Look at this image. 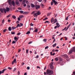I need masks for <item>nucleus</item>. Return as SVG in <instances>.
<instances>
[{"mask_svg":"<svg viewBox=\"0 0 75 75\" xmlns=\"http://www.w3.org/2000/svg\"><path fill=\"white\" fill-rule=\"evenodd\" d=\"M32 42H33V41H30L28 43V44H31Z\"/></svg>","mask_w":75,"mask_h":75,"instance_id":"obj_46","label":"nucleus"},{"mask_svg":"<svg viewBox=\"0 0 75 75\" xmlns=\"http://www.w3.org/2000/svg\"><path fill=\"white\" fill-rule=\"evenodd\" d=\"M20 26H23V23H20Z\"/></svg>","mask_w":75,"mask_h":75,"instance_id":"obj_30","label":"nucleus"},{"mask_svg":"<svg viewBox=\"0 0 75 75\" xmlns=\"http://www.w3.org/2000/svg\"><path fill=\"white\" fill-rule=\"evenodd\" d=\"M31 6L32 7H34V4H32Z\"/></svg>","mask_w":75,"mask_h":75,"instance_id":"obj_45","label":"nucleus"},{"mask_svg":"<svg viewBox=\"0 0 75 75\" xmlns=\"http://www.w3.org/2000/svg\"><path fill=\"white\" fill-rule=\"evenodd\" d=\"M27 7L28 8H30V6L29 5H27Z\"/></svg>","mask_w":75,"mask_h":75,"instance_id":"obj_54","label":"nucleus"},{"mask_svg":"<svg viewBox=\"0 0 75 75\" xmlns=\"http://www.w3.org/2000/svg\"><path fill=\"white\" fill-rule=\"evenodd\" d=\"M16 59H14L13 60V61L12 62L11 64H14L15 63H16Z\"/></svg>","mask_w":75,"mask_h":75,"instance_id":"obj_4","label":"nucleus"},{"mask_svg":"<svg viewBox=\"0 0 75 75\" xmlns=\"http://www.w3.org/2000/svg\"><path fill=\"white\" fill-rule=\"evenodd\" d=\"M54 4V2L53 1V2H51V5H53V4Z\"/></svg>","mask_w":75,"mask_h":75,"instance_id":"obj_55","label":"nucleus"},{"mask_svg":"<svg viewBox=\"0 0 75 75\" xmlns=\"http://www.w3.org/2000/svg\"><path fill=\"white\" fill-rule=\"evenodd\" d=\"M58 51H59L58 50H57V49H56V50H55L54 51V52H58Z\"/></svg>","mask_w":75,"mask_h":75,"instance_id":"obj_50","label":"nucleus"},{"mask_svg":"<svg viewBox=\"0 0 75 75\" xmlns=\"http://www.w3.org/2000/svg\"><path fill=\"white\" fill-rule=\"evenodd\" d=\"M14 39L16 41H17L18 40V38H17L15 36L14 38Z\"/></svg>","mask_w":75,"mask_h":75,"instance_id":"obj_7","label":"nucleus"},{"mask_svg":"<svg viewBox=\"0 0 75 75\" xmlns=\"http://www.w3.org/2000/svg\"><path fill=\"white\" fill-rule=\"evenodd\" d=\"M12 17L14 19H15V18H16V17L15 16H13Z\"/></svg>","mask_w":75,"mask_h":75,"instance_id":"obj_27","label":"nucleus"},{"mask_svg":"<svg viewBox=\"0 0 75 75\" xmlns=\"http://www.w3.org/2000/svg\"><path fill=\"white\" fill-rule=\"evenodd\" d=\"M28 49H27L26 50V53L27 54H28Z\"/></svg>","mask_w":75,"mask_h":75,"instance_id":"obj_39","label":"nucleus"},{"mask_svg":"<svg viewBox=\"0 0 75 75\" xmlns=\"http://www.w3.org/2000/svg\"><path fill=\"white\" fill-rule=\"evenodd\" d=\"M53 62H51V63L50 64V66H53Z\"/></svg>","mask_w":75,"mask_h":75,"instance_id":"obj_35","label":"nucleus"},{"mask_svg":"<svg viewBox=\"0 0 75 75\" xmlns=\"http://www.w3.org/2000/svg\"><path fill=\"white\" fill-rule=\"evenodd\" d=\"M23 16L22 15L20 16H19V18H23Z\"/></svg>","mask_w":75,"mask_h":75,"instance_id":"obj_28","label":"nucleus"},{"mask_svg":"<svg viewBox=\"0 0 75 75\" xmlns=\"http://www.w3.org/2000/svg\"><path fill=\"white\" fill-rule=\"evenodd\" d=\"M16 4H17V5H18L19 4V3L18 1V0H17L16 1Z\"/></svg>","mask_w":75,"mask_h":75,"instance_id":"obj_12","label":"nucleus"},{"mask_svg":"<svg viewBox=\"0 0 75 75\" xmlns=\"http://www.w3.org/2000/svg\"><path fill=\"white\" fill-rule=\"evenodd\" d=\"M55 60L56 61H57L58 60V59L57 58H55Z\"/></svg>","mask_w":75,"mask_h":75,"instance_id":"obj_34","label":"nucleus"},{"mask_svg":"<svg viewBox=\"0 0 75 75\" xmlns=\"http://www.w3.org/2000/svg\"><path fill=\"white\" fill-rule=\"evenodd\" d=\"M50 14H51V13H48L47 14V16H50Z\"/></svg>","mask_w":75,"mask_h":75,"instance_id":"obj_31","label":"nucleus"},{"mask_svg":"<svg viewBox=\"0 0 75 75\" xmlns=\"http://www.w3.org/2000/svg\"><path fill=\"white\" fill-rule=\"evenodd\" d=\"M30 31H28L26 33L27 35H28L30 34Z\"/></svg>","mask_w":75,"mask_h":75,"instance_id":"obj_23","label":"nucleus"},{"mask_svg":"<svg viewBox=\"0 0 75 75\" xmlns=\"http://www.w3.org/2000/svg\"><path fill=\"white\" fill-rule=\"evenodd\" d=\"M21 34V33L19 32L17 34V35H20Z\"/></svg>","mask_w":75,"mask_h":75,"instance_id":"obj_36","label":"nucleus"},{"mask_svg":"<svg viewBox=\"0 0 75 75\" xmlns=\"http://www.w3.org/2000/svg\"><path fill=\"white\" fill-rule=\"evenodd\" d=\"M57 21V19H55L54 21V24Z\"/></svg>","mask_w":75,"mask_h":75,"instance_id":"obj_9","label":"nucleus"},{"mask_svg":"<svg viewBox=\"0 0 75 75\" xmlns=\"http://www.w3.org/2000/svg\"><path fill=\"white\" fill-rule=\"evenodd\" d=\"M11 15H8L6 16L7 18H8V17H10Z\"/></svg>","mask_w":75,"mask_h":75,"instance_id":"obj_40","label":"nucleus"},{"mask_svg":"<svg viewBox=\"0 0 75 75\" xmlns=\"http://www.w3.org/2000/svg\"><path fill=\"white\" fill-rule=\"evenodd\" d=\"M68 17H69V16L67 17V18H66V20H68Z\"/></svg>","mask_w":75,"mask_h":75,"instance_id":"obj_53","label":"nucleus"},{"mask_svg":"<svg viewBox=\"0 0 75 75\" xmlns=\"http://www.w3.org/2000/svg\"><path fill=\"white\" fill-rule=\"evenodd\" d=\"M11 4H12L13 6H15V1H12Z\"/></svg>","mask_w":75,"mask_h":75,"instance_id":"obj_5","label":"nucleus"},{"mask_svg":"<svg viewBox=\"0 0 75 75\" xmlns=\"http://www.w3.org/2000/svg\"><path fill=\"white\" fill-rule=\"evenodd\" d=\"M56 25H57V26L59 25V23H56Z\"/></svg>","mask_w":75,"mask_h":75,"instance_id":"obj_56","label":"nucleus"},{"mask_svg":"<svg viewBox=\"0 0 75 75\" xmlns=\"http://www.w3.org/2000/svg\"><path fill=\"white\" fill-rule=\"evenodd\" d=\"M38 1L40 2H41L42 1V0H38Z\"/></svg>","mask_w":75,"mask_h":75,"instance_id":"obj_64","label":"nucleus"},{"mask_svg":"<svg viewBox=\"0 0 75 75\" xmlns=\"http://www.w3.org/2000/svg\"><path fill=\"white\" fill-rule=\"evenodd\" d=\"M21 49H19L18 50V52H21Z\"/></svg>","mask_w":75,"mask_h":75,"instance_id":"obj_57","label":"nucleus"},{"mask_svg":"<svg viewBox=\"0 0 75 75\" xmlns=\"http://www.w3.org/2000/svg\"><path fill=\"white\" fill-rule=\"evenodd\" d=\"M26 1L25 0H24L22 2L23 4H25L26 3Z\"/></svg>","mask_w":75,"mask_h":75,"instance_id":"obj_22","label":"nucleus"},{"mask_svg":"<svg viewBox=\"0 0 75 75\" xmlns=\"http://www.w3.org/2000/svg\"><path fill=\"white\" fill-rule=\"evenodd\" d=\"M19 11L21 13H23V11Z\"/></svg>","mask_w":75,"mask_h":75,"instance_id":"obj_37","label":"nucleus"},{"mask_svg":"<svg viewBox=\"0 0 75 75\" xmlns=\"http://www.w3.org/2000/svg\"><path fill=\"white\" fill-rule=\"evenodd\" d=\"M52 1L54 2L55 5H56L57 3V2H56L55 0H52Z\"/></svg>","mask_w":75,"mask_h":75,"instance_id":"obj_8","label":"nucleus"},{"mask_svg":"<svg viewBox=\"0 0 75 75\" xmlns=\"http://www.w3.org/2000/svg\"><path fill=\"white\" fill-rule=\"evenodd\" d=\"M71 50H72L73 51L75 52V47H73Z\"/></svg>","mask_w":75,"mask_h":75,"instance_id":"obj_20","label":"nucleus"},{"mask_svg":"<svg viewBox=\"0 0 75 75\" xmlns=\"http://www.w3.org/2000/svg\"><path fill=\"white\" fill-rule=\"evenodd\" d=\"M16 42V41H13L12 42V44H15Z\"/></svg>","mask_w":75,"mask_h":75,"instance_id":"obj_25","label":"nucleus"},{"mask_svg":"<svg viewBox=\"0 0 75 75\" xmlns=\"http://www.w3.org/2000/svg\"><path fill=\"white\" fill-rule=\"evenodd\" d=\"M40 11H38L36 13L34 14L33 16L35 17H37V16H38V15H40Z\"/></svg>","mask_w":75,"mask_h":75,"instance_id":"obj_2","label":"nucleus"},{"mask_svg":"<svg viewBox=\"0 0 75 75\" xmlns=\"http://www.w3.org/2000/svg\"><path fill=\"white\" fill-rule=\"evenodd\" d=\"M4 20L3 19V20H2V23H4Z\"/></svg>","mask_w":75,"mask_h":75,"instance_id":"obj_47","label":"nucleus"},{"mask_svg":"<svg viewBox=\"0 0 75 75\" xmlns=\"http://www.w3.org/2000/svg\"><path fill=\"white\" fill-rule=\"evenodd\" d=\"M27 69L28 70H29L30 69V67H27Z\"/></svg>","mask_w":75,"mask_h":75,"instance_id":"obj_59","label":"nucleus"},{"mask_svg":"<svg viewBox=\"0 0 75 75\" xmlns=\"http://www.w3.org/2000/svg\"><path fill=\"white\" fill-rule=\"evenodd\" d=\"M21 27V26L19 24H18V25H17L16 26V28H18V27Z\"/></svg>","mask_w":75,"mask_h":75,"instance_id":"obj_18","label":"nucleus"},{"mask_svg":"<svg viewBox=\"0 0 75 75\" xmlns=\"http://www.w3.org/2000/svg\"><path fill=\"white\" fill-rule=\"evenodd\" d=\"M10 10V8H6V11L8 12Z\"/></svg>","mask_w":75,"mask_h":75,"instance_id":"obj_19","label":"nucleus"},{"mask_svg":"<svg viewBox=\"0 0 75 75\" xmlns=\"http://www.w3.org/2000/svg\"><path fill=\"white\" fill-rule=\"evenodd\" d=\"M60 27V25H57L55 26L54 27V29H56L57 28H58L59 27Z\"/></svg>","mask_w":75,"mask_h":75,"instance_id":"obj_11","label":"nucleus"},{"mask_svg":"<svg viewBox=\"0 0 75 75\" xmlns=\"http://www.w3.org/2000/svg\"><path fill=\"white\" fill-rule=\"evenodd\" d=\"M30 30H33V28H30Z\"/></svg>","mask_w":75,"mask_h":75,"instance_id":"obj_49","label":"nucleus"},{"mask_svg":"<svg viewBox=\"0 0 75 75\" xmlns=\"http://www.w3.org/2000/svg\"><path fill=\"white\" fill-rule=\"evenodd\" d=\"M35 8H36V9H39L40 8V6L39 5H35Z\"/></svg>","mask_w":75,"mask_h":75,"instance_id":"obj_3","label":"nucleus"},{"mask_svg":"<svg viewBox=\"0 0 75 75\" xmlns=\"http://www.w3.org/2000/svg\"><path fill=\"white\" fill-rule=\"evenodd\" d=\"M18 21H20L21 20L20 18H18Z\"/></svg>","mask_w":75,"mask_h":75,"instance_id":"obj_51","label":"nucleus"},{"mask_svg":"<svg viewBox=\"0 0 75 75\" xmlns=\"http://www.w3.org/2000/svg\"><path fill=\"white\" fill-rule=\"evenodd\" d=\"M11 33L12 35H14L15 34V32H11Z\"/></svg>","mask_w":75,"mask_h":75,"instance_id":"obj_44","label":"nucleus"},{"mask_svg":"<svg viewBox=\"0 0 75 75\" xmlns=\"http://www.w3.org/2000/svg\"><path fill=\"white\" fill-rule=\"evenodd\" d=\"M35 32L36 33H37V32H38V29H36L35 31Z\"/></svg>","mask_w":75,"mask_h":75,"instance_id":"obj_26","label":"nucleus"},{"mask_svg":"<svg viewBox=\"0 0 75 75\" xmlns=\"http://www.w3.org/2000/svg\"><path fill=\"white\" fill-rule=\"evenodd\" d=\"M47 39H43V41H44L45 42H47Z\"/></svg>","mask_w":75,"mask_h":75,"instance_id":"obj_17","label":"nucleus"},{"mask_svg":"<svg viewBox=\"0 0 75 75\" xmlns=\"http://www.w3.org/2000/svg\"><path fill=\"white\" fill-rule=\"evenodd\" d=\"M25 64L24 63V62H22V65H24Z\"/></svg>","mask_w":75,"mask_h":75,"instance_id":"obj_62","label":"nucleus"},{"mask_svg":"<svg viewBox=\"0 0 75 75\" xmlns=\"http://www.w3.org/2000/svg\"><path fill=\"white\" fill-rule=\"evenodd\" d=\"M4 12H5V13H6V10L5 9H4Z\"/></svg>","mask_w":75,"mask_h":75,"instance_id":"obj_29","label":"nucleus"},{"mask_svg":"<svg viewBox=\"0 0 75 75\" xmlns=\"http://www.w3.org/2000/svg\"><path fill=\"white\" fill-rule=\"evenodd\" d=\"M26 3L27 4H28L29 3L28 1H26Z\"/></svg>","mask_w":75,"mask_h":75,"instance_id":"obj_61","label":"nucleus"},{"mask_svg":"<svg viewBox=\"0 0 75 75\" xmlns=\"http://www.w3.org/2000/svg\"><path fill=\"white\" fill-rule=\"evenodd\" d=\"M57 45V43H55L54 45H53L52 46L53 47H54L55 46H56Z\"/></svg>","mask_w":75,"mask_h":75,"instance_id":"obj_24","label":"nucleus"},{"mask_svg":"<svg viewBox=\"0 0 75 75\" xmlns=\"http://www.w3.org/2000/svg\"><path fill=\"white\" fill-rule=\"evenodd\" d=\"M46 74L49 75H52L53 73V71L50 69H47L46 72Z\"/></svg>","mask_w":75,"mask_h":75,"instance_id":"obj_1","label":"nucleus"},{"mask_svg":"<svg viewBox=\"0 0 75 75\" xmlns=\"http://www.w3.org/2000/svg\"><path fill=\"white\" fill-rule=\"evenodd\" d=\"M48 19V18H45V19H43V20L44 21V20H47V19Z\"/></svg>","mask_w":75,"mask_h":75,"instance_id":"obj_52","label":"nucleus"},{"mask_svg":"<svg viewBox=\"0 0 75 75\" xmlns=\"http://www.w3.org/2000/svg\"><path fill=\"white\" fill-rule=\"evenodd\" d=\"M67 28V27H65L64 29H63L62 30V31H64V30H65Z\"/></svg>","mask_w":75,"mask_h":75,"instance_id":"obj_48","label":"nucleus"},{"mask_svg":"<svg viewBox=\"0 0 75 75\" xmlns=\"http://www.w3.org/2000/svg\"><path fill=\"white\" fill-rule=\"evenodd\" d=\"M8 69H9L10 70L12 69L10 67H8Z\"/></svg>","mask_w":75,"mask_h":75,"instance_id":"obj_58","label":"nucleus"},{"mask_svg":"<svg viewBox=\"0 0 75 75\" xmlns=\"http://www.w3.org/2000/svg\"><path fill=\"white\" fill-rule=\"evenodd\" d=\"M30 26H33L34 24H33V23H31L30 24Z\"/></svg>","mask_w":75,"mask_h":75,"instance_id":"obj_43","label":"nucleus"},{"mask_svg":"<svg viewBox=\"0 0 75 75\" xmlns=\"http://www.w3.org/2000/svg\"><path fill=\"white\" fill-rule=\"evenodd\" d=\"M49 48V47L48 46H47L45 48V50H46L47 49H48Z\"/></svg>","mask_w":75,"mask_h":75,"instance_id":"obj_33","label":"nucleus"},{"mask_svg":"<svg viewBox=\"0 0 75 75\" xmlns=\"http://www.w3.org/2000/svg\"><path fill=\"white\" fill-rule=\"evenodd\" d=\"M18 9L19 10H22V8H18Z\"/></svg>","mask_w":75,"mask_h":75,"instance_id":"obj_60","label":"nucleus"},{"mask_svg":"<svg viewBox=\"0 0 75 75\" xmlns=\"http://www.w3.org/2000/svg\"><path fill=\"white\" fill-rule=\"evenodd\" d=\"M39 56L38 55H37L36 57H35V58H38Z\"/></svg>","mask_w":75,"mask_h":75,"instance_id":"obj_63","label":"nucleus"},{"mask_svg":"<svg viewBox=\"0 0 75 75\" xmlns=\"http://www.w3.org/2000/svg\"><path fill=\"white\" fill-rule=\"evenodd\" d=\"M50 67V68H51V69H52L54 68L53 65L52 66H51Z\"/></svg>","mask_w":75,"mask_h":75,"instance_id":"obj_41","label":"nucleus"},{"mask_svg":"<svg viewBox=\"0 0 75 75\" xmlns=\"http://www.w3.org/2000/svg\"><path fill=\"white\" fill-rule=\"evenodd\" d=\"M29 13L28 12H25L23 13V14L25 15L28 14Z\"/></svg>","mask_w":75,"mask_h":75,"instance_id":"obj_16","label":"nucleus"},{"mask_svg":"<svg viewBox=\"0 0 75 75\" xmlns=\"http://www.w3.org/2000/svg\"><path fill=\"white\" fill-rule=\"evenodd\" d=\"M16 69H17L16 68H14L13 70V71H16Z\"/></svg>","mask_w":75,"mask_h":75,"instance_id":"obj_38","label":"nucleus"},{"mask_svg":"<svg viewBox=\"0 0 75 75\" xmlns=\"http://www.w3.org/2000/svg\"><path fill=\"white\" fill-rule=\"evenodd\" d=\"M6 30H7V29H5L4 30H3V32H4V33H5L6 31Z\"/></svg>","mask_w":75,"mask_h":75,"instance_id":"obj_32","label":"nucleus"},{"mask_svg":"<svg viewBox=\"0 0 75 75\" xmlns=\"http://www.w3.org/2000/svg\"><path fill=\"white\" fill-rule=\"evenodd\" d=\"M7 70V69H4V70H2V73H4V71H5V70Z\"/></svg>","mask_w":75,"mask_h":75,"instance_id":"obj_21","label":"nucleus"},{"mask_svg":"<svg viewBox=\"0 0 75 75\" xmlns=\"http://www.w3.org/2000/svg\"><path fill=\"white\" fill-rule=\"evenodd\" d=\"M11 27H9L8 28V30L9 31H11L12 30Z\"/></svg>","mask_w":75,"mask_h":75,"instance_id":"obj_10","label":"nucleus"},{"mask_svg":"<svg viewBox=\"0 0 75 75\" xmlns=\"http://www.w3.org/2000/svg\"><path fill=\"white\" fill-rule=\"evenodd\" d=\"M0 11H1L2 12H4L3 10V9L2 8L1 9V10H0Z\"/></svg>","mask_w":75,"mask_h":75,"instance_id":"obj_42","label":"nucleus"},{"mask_svg":"<svg viewBox=\"0 0 75 75\" xmlns=\"http://www.w3.org/2000/svg\"><path fill=\"white\" fill-rule=\"evenodd\" d=\"M73 52V50H72V49H71V50H70L69 51V54H71Z\"/></svg>","mask_w":75,"mask_h":75,"instance_id":"obj_13","label":"nucleus"},{"mask_svg":"<svg viewBox=\"0 0 75 75\" xmlns=\"http://www.w3.org/2000/svg\"><path fill=\"white\" fill-rule=\"evenodd\" d=\"M54 18H52L51 19V23H52L54 21Z\"/></svg>","mask_w":75,"mask_h":75,"instance_id":"obj_6","label":"nucleus"},{"mask_svg":"<svg viewBox=\"0 0 75 75\" xmlns=\"http://www.w3.org/2000/svg\"><path fill=\"white\" fill-rule=\"evenodd\" d=\"M11 0H9L8 1V3H9V5L10 6H11Z\"/></svg>","mask_w":75,"mask_h":75,"instance_id":"obj_15","label":"nucleus"},{"mask_svg":"<svg viewBox=\"0 0 75 75\" xmlns=\"http://www.w3.org/2000/svg\"><path fill=\"white\" fill-rule=\"evenodd\" d=\"M12 30H14L16 29V27H14V26H12L11 27Z\"/></svg>","mask_w":75,"mask_h":75,"instance_id":"obj_14","label":"nucleus"}]
</instances>
